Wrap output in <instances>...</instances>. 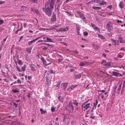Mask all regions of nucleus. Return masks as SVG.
<instances>
[{"mask_svg":"<svg viewBox=\"0 0 125 125\" xmlns=\"http://www.w3.org/2000/svg\"><path fill=\"white\" fill-rule=\"evenodd\" d=\"M67 107L70 110L73 111V106L72 102H70L67 105Z\"/></svg>","mask_w":125,"mask_h":125,"instance_id":"obj_6","label":"nucleus"},{"mask_svg":"<svg viewBox=\"0 0 125 125\" xmlns=\"http://www.w3.org/2000/svg\"><path fill=\"white\" fill-rule=\"evenodd\" d=\"M49 72L50 74L54 73L53 72V70L52 69L50 70Z\"/></svg>","mask_w":125,"mask_h":125,"instance_id":"obj_44","label":"nucleus"},{"mask_svg":"<svg viewBox=\"0 0 125 125\" xmlns=\"http://www.w3.org/2000/svg\"><path fill=\"white\" fill-rule=\"evenodd\" d=\"M119 39L120 41V42L122 43H125V41L121 37H119Z\"/></svg>","mask_w":125,"mask_h":125,"instance_id":"obj_17","label":"nucleus"},{"mask_svg":"<svg viewBox=\"0 0 125 125\" xmlns=\"http://www.w3.org/2000/svg\"><path fill=\"white\" fill-rule=\"evenodd\" d=\"M95 103H94V107H96L97 106V104L98 103V100L97 99L95 100Z\"/></svg>","mask_w":125,"mask_h":125,"instance_id":"obj_27","label":"nucleus"},{"mask_svg":"<svg viewBox=\"0 0 125 125\" xmlns=\"http://www.w3.org/2000/svg\"><path fill=\"white\" fill-rule=\"evenodd\" d=\"M77 13L80 16V18H81L83 21H85V17L84 15L82 14L81 12L77 11Z\"/></svg>","mask_w":125,"mask_h":125,"instance_id":"obj_7","label":"nucleus"},{"mask_svg":"<svg viewBox=\"0 0 125 125\" xmlns=\"http://www.w3.org/2000/svg\"><path fill=\"white\" fill-rule=\"evenodd\" d=\"M92 8L94 10H100L101 9V8L99 7H93Z\"/></svg>","mask_w":125,"mask_h":125,"instance_id":"obj_23","label":"nucleus"},{"mask_svg":"<svg viewBox=\"0 0 125 125\" xmlns=\"http://www.w3.org/2000/svg\"><path fill=\"white\" fill-rule=\"evenodd\" d=\"M77 86V85H72L70 86L68 89L67 90L69 91H70L73 90L74 88H75Z\"/></svg>","mask_w":125,"mask_h":125,"instance_id":"obj_10","label":"nucleus"},{"mask_svg":"<svg viewBox=\"0 0 125 125\" xmlns=\"http://www.w3.org/2000/svg\"><path fill=\"white\" fill-rule=\"evenodd\" d=\"M23 27H22V23H21V27L20 29H18L20 31H21L23 29Z\"/></svg>","mask_w":125,"mask_h":125,"instance_id":"obj_42","label":"nucleus"},{"mask_svg":"<svg viewBox=\"0 0 125 125\" xmlns=\"http://www.w3.org/2000/svg\"><path fill=\"white\" fill-rule=\"evenodd\" d=\"M51 110L52 112H54L55 110V108L54 107H52L51 108Z\"/></svg>","mask_w":125,"mask_h":125,"instance_id":"obj_33","label":"nucleus"},{"mask_svg":"<svg viewBox=\"0 0 125 125\" xmlns=\"http://www.w3.org/2000/svg\"><path fill=\"white\" fill-rule=\"evenodd\" d=\"M122 86V84H120L119 86V88H118L117 90V93L119 94V91L120 90Z\"/></svg>","mask_w":125,"mask_h":125,"instance_id":"obj_25","label":"nucleus"},{"mask_svg":"<svg viewBox=\"0 0 125 125\" xmlns=\"http://www.w3.org/2000/svg\"><path fill=\"white\" fill-rule=\"evenodd\" d=\"M118 73L116 72H113V75L115 76H118Z\"/></svg>","mask_w":125,"mask_h":125,"instance_id":"obj_26","label":"nucleus"},{"mask_svg":"<svg viewBox=\"0 0 125 125\" xmlns=\"http://www.w3.org/2000/svg\"><path fill=\"white\" fill-rule=\"evenodd\" d=\"M32 48L31 47L26 48V51L28 53L30 54L31 52V50Z\"/></svg>","mask_w":125,"mask_h":125,"instance_id":"obj_16","label":"nucleus"},{"mask_svg":"<svg viewBox=\"0 0 125 125\" xmlns=\"http://www.w3.org/2000/svg\"><path fill=\"white\" fill-rule=\"evenodd\" d=\"M112 42L113 44L114 45H118V43H117L116 42L115 40L112 39Z\"/></svg>","mask_w":125,"mask_h":125,"instance_id":"obj_19","label":"nucleus"},{"mask_svg":"<svg viewBox=\"0 0 125 125\" xmlns=\"http://www.w3.org/2000/svg\"><path fill=\"white\" fill-rule=\"evenodd\" d=\"M82 74L83 73H81L78 74H74V76L76 79H79L81 78V77Z\"/></svg>","mask_w":125,"mask_h":125,"instance_id":"obj_12","label":"nucleus"},{"mask_svg":"<svg viewBox=\"0 0 125 125\" xmlns=\"http://www.w3.org/2000/svg\"><path fill=\"white\" fill-rule=\"evenodd\" d=\"M56 20V17L55 14H53L51 18V21L54 22Z\"/></svg>","mask_w":125,"mask_h":125,"instance_id":"obj_13","label":"nucleus"},{"mask_svg":"<svg viewBox=\"0 0 125 125\" xmlns=\"http://www.w3.org/2000/svg\"><path fill=\"white\" fill-rule=\"evenodd\" d=\"M118 6L120 8H122L124 7V4L123 2L122 1H120Z\"/></svg>","mask_w":125,"mask_h":125,"instance_id":"obj_15","label":"nucleus"},{"mask_svg":"<svg viewBox=\"0 0 125 125\" xmlns=\"http://www.w3.org/2000/svg\"><path fill=\"white\" fill-rule=\"evenodd\" d=\"M5 2V1H0V4H3Z\"/></svg>","mask_w":125,"mask_h":125,"instance_id":"obj_61","label":"nucleus"},{"mask_svg":"<svg viewBox=\"0 0 125 125\" xmlns=\"http://www.w3.org/2000/svg\"><path fill=\"white\" fill-rule=\"evenodd\" d=\"M16 68L17 69V70L19 72H20L21 71V70L19 68L18 65H16Z\"/></svg>","mask_w":125,"mask_h":125,"instance_id":"obj_29","label":"nucleus"},{"mask_svg":"<svg viewBox=\"0 0 125 125\" xmlns=\"http://www.w3.org/2000/svg\"><path fill=\"white\" fill-rule=\"evenodd\" d=\"M7 37H8V36H7L6 38H4L3 40V44H4V42H5L6 40V39H7Z\"/></svg>","mask_w":125,"mask_h":125,"instance_id":"obj_53","label":"nucleus"},{"mask_svg":"<svg viewBox=\"0 0 125 125\" xmlns=\"http://www.w3.org/2000/svg\"><path fill=\"white\" fill-rule=\"evenodd\" d=\"M93 47L94 49L98 50L99 48V47L98 45H94L93 46Z\"/></svg>","mask_w":125,"mask_h":125,"instance_id":"obj_30","label":"nucleus"},{"mask_svg":"<svg viewBox=\"0 0 125 125\" xmlns=\"http://www.w3.org/2000/svg\"><path fill=\"white\" fill-rule=\"evenodd\" d=\"M99 4L101 5H103L104 4H106V2L104 1V0H102V1L101 2L99 3Z\"/></svg>","mask_w":125,"mask_h":125,"instance_id":"obj_22","label":"nucleus"},{"mask_svg":"<svg viewBox=\"0 0 125 125\" xmlns=\"http://www.w3.org/2000/svg\"><path fill=\"white\" fill-rule=\"evenodd\" d=\"M68 84V83H62L61 84V87H62L63 89L64 90L66 88Z\"/></svg>","mask_w":125,"mask_h":125,"instance_id":"obj_11","label":"nucleus"},{"mask_svg":"<svg viewBox=\"0 0 125 125\" xmlns=\"http://www.w3.org/2000/svg\"><path fill=\"white\" fill-rule=\"evenodd\" d=\"M72 52L76 54H77L78 53V52L76 50H73Z\"/></svg>","mask_w":125,"mask_h":125,"instance_id":"obj_48","label":"nucleus"},{"mask_svg":"<svg viewBox=\"0 0 125 125\" xmlns=\"http://www.w3.org/2000/svg\"><path fill=\"white\" fill-rule=\"evenodd\" d=\"M60 83H61V82L60 81H58V82L57 83L56 85V87H59Z\"/></svg>","mask_w":125,"mask_h":125,"instance_id":"obj_41","label":"nucleus"},{"mask_svg":"<svg viewBox=\"0 0 125 125\" xmlns=\"http://www.w3.org/2000/svg\"><path fill=\"white\" fill-rule=\"evenodd\" d=\"M34 42V41H33V40H32V41H29L28 42V44L29 45H30L33 42Z\"/></svg>","mask_w":125,"mask_h":125,"instance_id":"obj_40","label":"nucleus"},{"mask_svg":"<svg viewBox=\"0 0 125 125\" xmlns=\"http://www.w3.org/2000/svg\"><path fill=\"white\" fill-rule=\"evenodd\" d=\"M60 26V24H58L57 25H55L54 26V29L53 30H57V29L56 28L59 27V26Z\"/></svg>","mask_w":125,"mask_h":125,"instance_id":"obj_35","label":"nucleus"},{"mask_svg":"<svg viewBox=\"0 0 125 125\" xmlns=\"http://www.w3.org/2000/svg\"><path fill=\"white\" fill-rule=\"evenodd\" d=\"M30 1L31 2H34L35 3H37V0H30Z\"/></svg>","mask_w":125,"mask_h":125,"instance_id":"obj_45","label":"nucleus"},{"mask_svg":"<svg viewBox=\"0 0 125 125\" xmlns=\"http://www.w3.org/2000/svg\"><path fill=\"white\" fill-rule=\"evenodd\" d=\"M28 10V8L26 6H22L21 7V11H27Z\"/></svg>","mask_w":125,"mask_h":125,"instance_id":"obj_8","label":"nucleus"},{"mask_svg":"<svg viewBox=\"0 0 125 125\" xmlns=\"http://www.w3.org/2000/svg\"><path fill=\"white\" fill-rule=\"evenodd\" d=\"M26 68V65H24V66L22 67L21 69V71H24L25 70Z\"/></svg>","mask_w":125,"mask_h":125,"instance_id":"obj_24","label":"nucleus"},{"mask_svg":"<svg viewBox=\"0 0 125 125\" xmlns=\"http://www.w3.org/2000/svg\"><path fill=\"white\" fill-rule=\"evenodd\" d=\"M99 94H100V95H102L101 96V98L102 99H103L104 97V96L102 95V93H100L99 92H98Z\"/></svg>","mask_w":125,"mask_h":125,"instance_id":"obj_52","label":"nucleus"},{"mask_svg":"<svg viewBox=\"0 0 125 125\" xmlns=\"http://www.w3.org/2000/svg\"><path fill=\"white\" fill-rule=\"evenodd\" d=\"M31 10L34 12L36 13L37 14H38L39 13V11L37 9H34L32 8H31Z\"/></svg>","mask_w":125,"mask_h":125,"instance_id":"obj_14","label":"nucleus"},{"mask_svg":"<svg viewBox=\"0 0 125 125\" xmlns=\"http://www.w3.org/2000/svg\"><path fill=\"white\" fill-rule=\"evenodd\" d=\"M113 24L111 22H107L106 25V28L108 31H110L113 30Z\"/></svg>","mask_w":125,"mask_h":125,"instance_id":"obj_3","label":"nucleus"},{"mask_svg":"<svg viewBox=\"0 0 125 125\" xmlns=\"http://www.w3.org/2000/svg\"><path fill=\"white\" fill-rule=\"evenodd\" d=\"M23 26L24 28H25L26 27L27 24L26 23H24L23 24Z\"/></svg>","mask_w":125,"mask_h":125,"instance_id":"obj_50","label":"nucleus"},{"mask_svg":"<svg viewBox=\"0 0 125 125\" xmlns=\"http://www.w3.org/2000/svg\"><path fill=\"white\" fill-rule=\"evenodd\" d=\"M73 104L74 105H75L76 106H77L78 105V103L77 102L76 100H74V101L73 102Z\"/></svg>","mask_w":125,"mask_h":125,"instance_id":"obj_21","label":"nucleus"},{"mask_svg":"<svg viewBox=\"0 0 125 125\" xmlns=\"http://www.w3.org/2000/svg\"><path fill=\"white\" fill-rule=\"evenodd\" d=\"M66 116H64L63 118V122H64L66 119Z\"/></svg>","mask_w":125,"mask_h":125,"instance_id":"obj_60","label":"nucleus"},{"mask_svg":"<svg viewBox=\"0 0 125 125\" xmlns=\"http://www.w3.org/2000/svg\"><path fill=\"white\" fill-rule=\"evenodd\" d=\"M30 68L31 69V70L33 71H35V69L34 67L32 66V65H30Z\"/></svg>","mask_w":125,"mask_h":125,"instance_id":"obj_32","label":"nucleus"},{"mask_svg":"<svg viewBox=\"0 0 125 125\" xmlns=\"http://www.w3.org/2000/svg\"><path fill=\"white\" fill-rule=\"evenodd\" d=\"M120 51L123 50V51H125V49L124 48H122L120 49Z\"/></svg>","mask_w":125,"mask_h":125,"instance_id":"obj_63","label":"nucleus"},{"mask_svg":"<svg viewBox=\"0 0 125 125\" xmlns=\"http://www.w3.org/2000/svg\"><path fill=\"white\" fill-rule=\"evenodd\" d=\"M42 62L43 64L45 65V64L46 63V61L45 60H43V61H42Z\"/></svg>","mask_w":125,"mask_h":125,"instance_id":"obj_57","label":"nucleus"},{"mask_svg":"<svg viewBox=\"0 0 125 125\" xmlns=\"http://www.w3.org/2000/svg\"><path fill=\"white\" fill-rule=\"evenodd\" d=\"M93 1L96 3H98L100 1V0H93Z\"/></svg>","mask_w":125,"mask_h":125,"instance_id":"obj_47","label":"nucleus"},{"mask_svg":"<svg viewBox=\"0 0 125 125\" xmlns=\"http://www.w3.org/2000/svg\"><path fill=\"white\" fill-rule=\"evenodd\" d=\"M13 59L14 60L15 63L16 64V65H17V62H18V63L19 65H21L22 64L23 62L21 60L19 59L18 56L14 57Z\"/></svg>","mask_w":125,"mask_h":125,"instance_id":"obj_2","label":"nucleus"},{"mask_svg":"<svg viewBox=\"0 0 125 125\" xmlns=\"http://www.w3.org/2000/svg\"><path fill=\"white\" fill-rule=\"evenodd\" d=\"M76 67H73V69H70V72H72L73 71H74L75 70V69H76Z\"/></svg>","mask_w":125,"mask_h":125,"instance_id":"obj_38","label":"nucleus"},{"mask_svg":"<svg viewBox=\"0 0 125 125\" xmlns=\"http://www.w3.org/2000/svg\"><path fill=\"white\" fill-rule=\"evenodd\" d=\"M12 92L14 93H16L19 92V91L17 89H14L12 90Z\"/></svg>","mask_w":125,"mask_h":125,"instance_id":"obj_37","label":"nucleus"},{"mask_svg":"<svg viewBox=\"0 0 125 125\" xmlns=\"http://www.w3.org/2000/svg\"><path fill=\"white\" fill-rule=\"evenodd\" d=\"M54 29V26H53V27H51L49 29H45L44 28L43 29H45V30H53Z\"/></svg>","mask_w":125,"mask_h":125,"instance_id":"obj_36","label":"nucleus"},{"mask_svg":"<svg viewBox=\"0 0 125 125\" xmlns=\"http://www.w3.org/2000/svg\"><path fill=\"white\" fill-rule=\"evenodd\" d=\"M125 81H124L123 82V88H124L125 87Z\"/></svg>","mask_w":125,"mask_h":125,"instance_id":"obj_64","label":"nucleus"},{"mask_svg":"<svg viewBox=\"0 0 125 125\" xmlns=\"http://www.w3.org/2000/svg\"><path fill=\"white\" fill-rule=\"evenodd\" d=\"M77 34L79 35H81V34H80V32L79 31H77Z\"/></svg>","mask_w":125,"mask_h":125,"instance_id":"obj_55","label":"nucleus"},{"mask_svg":"<svg viewBox=\"0 0 125 125\" xmlns=\"http://www.w3.org/2000/svg\"><path fill=\"white\" fill-rule=\"evenodd\" d=\"M4 23V21L2 20H0V24H1Z\"/></svg>","mask_w":125,"mask_h":125,"instance_id":"obj_51","label":"nucleus"},{"mask_svg":"<svg viewBox=\"0 0 125 125\" xmlns=\"http://www.w3.org/2000/svg\"><path fill=\"white\" fill-rule=\"evenodd\" d=\"M13 105L15 106L16 107H17L18 106V104H16L15 103H13Z\"/></svg>","mask_w":125,"mask_h":125,"instance_id":"obj_58","label":"nucleus"},{"mask_svg":"<svg viewBox=\"0 0 125 125\" xmlns=\"http://www.w3.org/2000/svg\"><path fill=\"white\" fill-rule=\"evenodd\" d=\"M83 35L84 36H86L88 34V33L87 32H84L83 33Z\"/></svg>","mask_w":125,"mask_h":125,"instance_id":"obj_49","label":"nucleus"},{"mask_svg":"<svg viewBox=\"0 0 125 125\" xmlns=\"http://www.w3.org/2000/svg\"><path fill=\"white\" fill-rule=\"evenodd\" d=\"M90 103H88L86 104H85L84 103H83L81 106L82 109L84 108L85 110L87 109L90 107Z\"/></svg>","mask_w":125,"mask_h":125,"instance_id":"obj_4","label":"nucleus"},{"mask_svg":"<svg viewBox=\"0 0 125 125\" xmlns=\"http://www.w3.org/2000/svg\"><path fill=\"white\" fill-rule=\"evenodd\" d=\"M68 29V27H66L65 28H60L58 30H57L56 31L57 32L65 31H67Z\"/></svg>","mask_w":125,"mask_h":125,"instance_id":"obj_5","label":"nucleus"},{"mask_svg":"<svg viewBox=\"0 0 125 125\" xmlns=\"http://www.w3.org/2000/svg\"><path fill=\"white\" fill-rule=\"evenodd\" d=\"M105 89L104 90H97V91L98 92H101L102 93H104L105 91Z\"/></svg>","mask_w":125,"mask_h":125,"instance_id":"obj_34","label":"nucleus"},{"mask_svg":"<svg viewBox=\"0 0 125 125\" xmlns=\"http://www.w3.org/2000/svg\"><path fill=\"white\" fill-rule=\"evenodd\" d=\"M98 36L99 37L101 38L103 40H104L105 39V38L103 36L101 35L98 34Z\"/></svg>","mask_w":125,"mask_h":125,"instance_id":"obj_28","label":"nucleus"},{"mask_svg":"<svg viewBox=\"0 0 125 125\" xmlns=\"http://www.w3.org/2000/svg\"><path fill=\"white\" fill-rule=\"evenodd\" d=\"M40 111H41V113L42 114H44L46 112V110H45L44 111L41 108L40 109Z\"/></svg>","mask_w":125,"mask_h":125,"instance_id":"obj_20","label":"nucleus"},{"mask_svg":"<svg viewBox=\"0 0 125 125\" xmlns=\"http://www.w3.org/2000/svg\"><path fill=\"white\" fill-rule=\"evenodd\" d=\"M107 8L108 9H111L112 8V6H108L107 7Z\"/></svg>","mask_w":125,"mask_h":125,"instance_id":"obj_62","label":"nucleus"},{"mask_svg":"<svg viewBox=\"0 0 125 125\" xmlns=\"http://www.w3.org/2000/svg\"><path fill=\"white\" fill-rule=\"evenodd\" d=\"M91 25L92 28H93V29L95 31H98L99 32H100V30L99 28L96 26L92 23H91Z\"/></svg>","mask_w":125,"mask_h":125,"instance_id":"obj_9","label":"nucleus"},{"mask_svg":"<svg viewBox=\"0 0 125 125\" xmlns=\"http://www.w3.org/2000/svg\"><path fill=\"white\" fill-rule=\"evenodd\" d=\"M62 60V59H58V63H60L61 62Z\"/></svg>","mask_w":125,"mask_h":125,"instance_id":"obj_59","label":"nucleus"},{"mask_svg":"<svg viewBox=\"0 0 125 125\" xmlns=\"http://www.w3.org/2000/svg\"><path fill=\"white\" fill-rule=\"evenodd\" d=\"M56 0H49L45 4V8H43V11L48 16L52 14V12L53 8L54 5Z\"/></svg>","mask_w":125,"mask_h":125,"instance_id":"obj_1","label":"nucleus"},{"mask_svg":"<svg viewBox=\"0 0 125 125\" xmlns=\"http://www.w3.org/2000/svg\"><path fill=\"white\" fill-rule=\"evenodd\" d=\"M41 44H44V45H45L48 46H51L52 47H53V46L52 45H49V44H47V43H42Z\"/></svg>","mask_w":125,"mask_h":125,"instance_id":"obj_39","label":"nucleus"},{"mask_svg":"<svg viewBox=\"0 0 125 125\" xmlns=\"http://www.w3.org/2000/svg\"><path fill=\"white\" fill-rule=\"evenodd\" d=\"M76 31H80V29H79V26L78 25L76 24Z\"/></svg>","mask_w":125,"mask_h":125,"instance_id":"obj_43","label":"nucleus"},{"mask_svg":"<svg viewBox=\"0 0 125 125\" xmlns=\"http://www.w3.org/2000/svg\"><path fill=\"white\" fill-rule=\"evenodd\" d=\"M41 37H38L36 39L33 40L34 41V42L36 41L37 40H38L40 38H41Z\"/></svg>","mask_w":125,"mask_h":125,"instance_id":"obj_46","label":"nucleus"},{"mask_svg":"<svg viewBox=\"0 0 125 125\" xmlns=\"http://www.w3.org/2000/svg\"><path fill=\"white\" fill-rule=\"evenodd\" d=\"M23 37V36H22L20 37V39H19V42H20V41L22 39Z\"/></svg>","mask_w":125,"mask_h":125,"instance_id":"obj_54","label":"nucleus"},{"mask_svg":"<svg viewBox=\"0 0 125 125\" xmlns=\"http://www.w3.org/2000/svg\"><path fill=\"white\" fill-rule=\"evenodd\" d=\"M47 49H48V48L46 47H44L42 48V49L45 51Z\"/></svg>","mask_w":125,"mask_h":125,"instance_id":"obj_56","label":"nucleus"},{"mask_svg":"<svg viewBox=\"0 0 125 125\" xmlns=\"http://www.w3.org/2000/svg\"><path fill=\"white\" fill-rule=\"evenodd\" d=\"M85 65V62H81L79 64V65L80 66H83Z\"/></svg>","mask_w":125,"mask_h":125,"instance_id":"obj_31","label":"nucleus"},{"mask_svg":"<svg viewBox=\"0 0 125 125\" xmlns=\"http://www.w3.org/2000/svg\"><path fill=\"white\" fill-rule=\"evenodd\" d=\"M46 40H47V41H44V42H53V41H52V40L51 39L49 38L48 37H46Z\"/></svg>","mask_w":125,"mask_h":125,"instance_id":"obj_18","label":"nucleus"}]
</instances>
